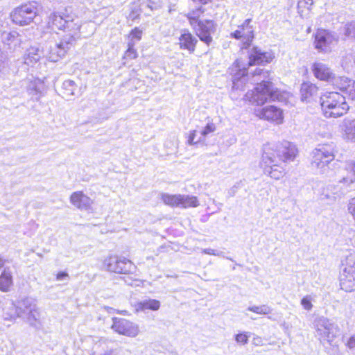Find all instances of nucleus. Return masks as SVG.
Segmentation results:
<instances>
[{
    "label": "nucleus",
    "instance_id": "f257e3e1",
    "mask_svg": "<svg viewBox=\"0 0 355 355\" xmlns=\"http://www.w3.org/2000/svg\"><path fill=\"white\" fill-rule=\"evenodd\" d=\"M253 81L259 82L252 91L248 92L245 98L252 104L262 105L265 103L280 101L281 92L268 79L269 72L263 69H257L253 73Z\"/></svg>",
    "mask_w": 355,
    "mask_h": 355
},
{
    "label": "nucleus",
    "instance_id": "f03ea898",
    "mask_svg": "<svg viewBox=\"0 0 355 355\" xmlns=\"http://www.w3.org/2000/svg\"><path fill=\"white\" fill-rule=\"evenodd\" d=\"M355 182V162H347L336 174V182L327 186V198L336 199L347 193Z\"/></svg>",
    "mask_w": 355,
    "mask_h": 355
},
{
    "label": "nucleus",
    "instance_id": "7ed1b4c3",
    "mask_svg": "<svg viewBox=\"0 0 355 355\" xmlns=\"http://www.w3.org/2000/svg\"><path fill=\"white\" fill-rule=\"evenodd\" d=\"M297 154V149L295 145L288 141H284L272 147L266 146L263 148L261 164L265 167L293 161Z\"/></svg>",
    "mask_w": 355,
    "mask_h": 355
},
{
    "label": "nucleus",
    "instance_id": "20e7f679",
    "mask_svg": "<svg viewBox=\"0 0 355 355\" xmlns=\"http://www.w3.org/2000/svg\"><path fill=\"white\" fill-rule=\"evenodd\" d=\"M323 114L327 118H338L345 114L349 109L344 94L339 92H326L320 97Z\"/></svg>",
    "mask_w": 355,
    "mask_h": 355
},
{
    "label": "nucleus",
    "instance_id": "39448f33",
    "mask_svg": "<svg viewBox=\"0 0 355 355\" xmlns=\"http://www.w3.org/2000/svg\"><path fill=\"white\" fill-rule=\"evenodd\" d=\"M48 25L52 30H64L68 33L64 36H73V39L80 37L81 24L78 17L64 13L53 12L49 16Z\"/></svg>",
    "mask_w": 355,
    "mask_h": 355
},
{
    "label": "nucleus",
    "instance_id": "423d86ee",
    "mask_svg": "<svg viewBox=\"0 0 355 355\" xmlns=\"http://www.w3.org/2000/svg\"><path fill=\"white\" fill-rule=\"evenodd\" d=\"M200 13V8L189 12L187 18L199 39L209 46L212 42L211 35L216 31V25L212 20L198 19Z\"/></svg>",
    "mask_w": 355,
    "mask_h": 355
},
{
    "label": "nucleus",
    "instance_id": "0eeeda50",
    "mask_svg": "<svg viewBox=\"0 0 355 355\" xmlns=\"http://www.w3.org/2000/svg\"><path fill=\"white\" fill-rule=\"evenodd\" d=\"M18 318H22L31 326L40 329L41 327L40 313L35 301L28 297L17 302Z\"/></svg>",
    "mask_w": 355,
    "mask_h": 355
},
{
    "label": "nucleus",
    "instance_id": "6e6552de",
    "mask_svg": "<svg viewBox=\"0 0 355 355\" xmlns=\"http://www.w3.org/2000/svg\"><path fill=\"white\" fill-rule=\"evenodd\" d=\"M311 166L319 173H324L329 169V164L334 159L335 155L330 146L324 145L313 150Z\"/></svg>",
    "mask_w": 355,
    "mask_h": 355
},
{
    "label": "nucleus",
    "instance_id": "1a4fd4ad",
    "mask_svg": "<svg viewBox=\"0 0 355 355\" xmlns=\"http://www.w3.org/2000/svg\"><path fill=\"white\" fill-rule=\"evenodd\" d=\"M39 12V4L31 1L15 8L10 13L12 21L15 24L25 26L30 24Z\"/></svg>",
    "mask_w": 355,
    "mask_h": 355
},
{
    "label": "nucleus",
    "instance_id": "9d476101",
    "mask_svg": "<svg viewBox=\"0 0 355 355\" xmlns=\"http://www.w3.org/2000/svg\"><path fill=\"white\" fill-rule=\"evenodd\" d=\"M343 269L340 275V286L342 290L351 292L355 289V253H350L343 261Z\"/></svg>",
    "mask_w": 355,
    "mask_h": 355
},
{
    "label": "nucleus",
    "instance_id": "9b49d317",
    "mask_svg": "<svg viewBox=\"0 0 355 355\" xmlns=\"http://www.w3.org/2000/svg\"><path fill=\"white\" fill-rule=\"evenodd\" d=\"M315 328L317 336L323 345L325 343L331 345L339 333L338 325L324 317H320L315 321Z\"/></svg>",
    "mask_w": 355,
    "mask_h": 355
},
{
    "label": "nucleus",
    "instance_id": "f8f14e48",
    "mask_svg": "<svg viewBox=\"0 0 355 355\" xmlns=\"http://www.w3.org/2000/svg\"><path fill=\"white\" fill-rule=\"evenodd\" d=\"M104 266L108 271L116 273L128 274L135 269V265L129 259L115 255L105 259Z\"/></svg>",
    "mask_w": 355,
    "mask_h": 355
},
{
    "label": "nucleus",
    "instance_id": "ddd939ff",
    "mask_svg": "<svg viewBox=\"0 0 355 355\" xmlns=\"http://www.w3.org/2000/svg\"><path fill=\"white\" fill-rule=\"evenodd\" d=\"M76 39H73V36H64L62 40L51 46L48 53H45V56L51 62H57L62 58L74 44Z\"/></svg>",
    "mask_w": 355,
    "mask_h": 355
},
{
    "label": "nucleus",
    "instance_id": "4468645a",
    "mask_svg": "<svg viewBox=\"0 0 355 355\" xmlns=\"http://www.w3.org/2000/svg\"><path fill=\"white\" fill-rule=\"evenodd\" d=\"M338 42V37L325 29H319L315 35V47L320 52H329Z\"/></svg>",
    "mask_w": 355,
    "mask_h": 355
},
{
    "label": "nucleus",
    "instance_id": "2eb2a0df",
    "mask_svg": "<svg viewBox=\"0 0 355 355\" xmlns=\"http://www.w3.org/2000/svg\"><path fill=\"white\" fill-rule=\"evenodd\" d=\"M111 328L119 334L131 338L139 334L138 324L124 318H113Z\"/></svg>",
    "mask_w": 355,
    "mask_h": 355
},
{
    "label": "nucleus",
    "instance_id": "dca6fc26",
    "mask_svg": "<svg viewBox=\"0 0 355 355\" xmlns=\"http://www.w3.org/2000/svg\"><path fill=\"white\" fill-rule=\"evenodd\" d=\"M252 19H247L238 26V28L231 33V36L235 39L241 40L243 42V48H248L254 38V28L251 25Z\"/></svg>",
    "mask_w": 355,
    "mask_h": 355
},
{
    "label": "nucleus",
    "instance_id": "f3484780",
    "mask_svg": "<svg viewBox=\"0 0 355 355\" xmlns=\"http://www.w3.org/2000/svg\"><path fill=\"white\" fill-rule=\"evenodd\" d=\"M256 114L260 119L281 123L283 121L282 111L274 105L266 106L256 110Z\"/></svg>",
    "mask_w": 355,
    "mask_h": 355
},
{
    "label": "nucleus",
    "instance_id": "a211bd4d",
    "mask_svg": "<svg viewBox=\"0 0 355 355\" xmlns=\"http://www.w3.org/2000/svg\"><path fill=\"white\" fill-rule=\"evenodd\" d=\"M312 71L315 77L323 81L334 80L336 85V78L332 70L325 64L322 62H315L312 66Z\"/></svg>",
    "mask_w": 355,
    "mask_h": 355
},
{
    "label": "nucleus",
    "instance_id": "6ab92c4d",
    "mask_svg": "<svg viewBox=\"0 0 355 355\" xmlns=\"http://www.w3.org/2000/svg\"><path fill=\"white\" fill-rule=\"evenodd\" d=\"M274 56L271 53L262 52L257 47L252 48L248 55V65H255L268 63L272 61Z\"/></svg>",
    "mask_w": 355,
    "mask_h": 355
},
{
    "label": "nucleus",
    "instance_id": "aec40b11",
    "mask_svg": "<svg viewBox=\"0 0 355 355\" xmlns=\"http://www.w3.org/2000/svg\"><path fill=\"white\" fill-rule=\"evenodd\" d=\"M71 203L81 210H87L91 207L92 200L83 191L73 192L70 197Z\"/></svg>",
    "mask_w": 355,
    "mask_h": 355
},
{
    "label": "nucleus",
    "instance_id": "412c9836",
    "mask_svg": "<svg viewBox=\"0 0 355 355\" xmlns=\"http://www.w3.org/2000/svg\"><path fill=\"white\" fill-rule=\"evenodd\" d=\"M197 43V38L186 30H184L179 37L180 48L187 50L189 53H194Z\"/></svg>",
    "mask_w": 355,
    "mask_h": 355
},
{
    "label": "nucleus",
    "instance_id": "4be33fe9",
    "mask_svg": "<svg viewBox=\"0 0 355 355\" xmlns=\"http://www.w3.org/2000/svg\"><path fill=\"white\" fill-rule=\"evenodd\" d=\"M336 85L341 92L347 94L352 100H355V80L347 77H339L336 80Z\"/></svg>",
    "mask_w": 355,
    "mask_h": 355
},
{
    "label": "nucleus",
    "instance_id": "5701e85b",
    "mask_svg": "<svg viewBox=\"0 0 355 355\" xmlns=\"http://www.w3.org/2000/svg\"><path fill=\"white\" fill-rule=\"evenodd\" d=\"M318 87L310 83H304L300 89L301 99L306 103L311 102L318 96Z\"/></svg>",
    "mask_w": 355,
    "mask_h": 355
},
{
    "label": "nucleus",
    "instance_id": "b1692460",
    "mask_svg": "<svg viewBox=\"0 0 355 355\" xmlns=\"http://www.w3.org/2000/svg\"><path fill=\"white\" fill-rule=\"evenodd\" d=\"M3 42L8 46L10 49L15 50V49L19 46L21 42V36L16 31L3 33L2 34Z\"/></svg>",
    "mask_w": 355,
    "mask_h": 355
},
{
    "label": "nucleus",
    "instance_id": "393cba45",
    "mask_svg": "<svg viewBox=\"0 0 355 355\" xmlns=\"http://www.w3.org/2000/svg\"><path fill=\"white\" fill-rule=\"evenodd\" d=\"M42 56H45L44 51L40 50L38 47H30L24 55V63L31 65L40 60Z\"/></svg>",
    "mask_w": 355,
    "mask_h": 355
},
{
    "label": "nucleus",
    "instance_id": "a878e982",
    "mask_svg": "<svg viewBox=\"0 0 355 355\" xmlns=\"http://www.w3.org/2000/svg\"><path fill=\"white\" fill-rule=\"evenodd\" d=\"M12 284V271L9 266H6L0 275V290L3 292H8Z\"/></svg>",
    "mask_w": 355,
    "mask_h": 355
},
{
    "label": "nucleus",
    "instance_id": "bb28decb",
    "mask_svg": "<svg viewBox=\"0 0 355 355\" xmlns=\"http://www.w3.org/2000/svg\"><path fill=\"white\" fill-rule=\"evenodd\" d=\"M3 317L4 320H12L18 318V303L12 301L7 302L3 308Z\"/></svg>",
    "mask_w": 355,
    "mask_h": 355
},
{
    "label": "nucleus",
    "instance_id": "cd10ccee",
    "mask_svg": "<svg viewBox=\"0 0 355 355\" xmlns=\"http://www.w3.org/2000/svg\"><path fill=\"white\" fill-rule=\"evenodd\" d=\"M263 168L264 173L270 175V178L275 180L281 179L285 174V168L282 164H276Z\"/></svg>",
    "mask_w": 355,
    "mask_h": 355
},
{
    "label": "nucleus",
    "instance_id": "c85d7f7f",
    "mask_svg": "<svg viewBox=\"0 0 355 355\" xmlns=\"http://www.w3.org/2000/svg\"><path fill=\"white\" fill-rule=\"evenodd\" d=\"M78 86L73 80H66L63 82L61 93L63 98L70 100L77 92Z\"/></svg>",
    "mask_w": 355,
    "mask_h": 355
},
{
    "label": "nucleus",
    "instance_id": "c756f323",
    "mask_svg": "<svg viewBox=\"0 0 355 355\" xmlns=\"http://www.w3.org/2000/svg\"><path fill=\"white\" fill-rule=\"evenodd\" d=\"M161 306L160 302L155 299L144 300L136 305L137 311H145L147 309L157 311Z\"/></svg>",
    "mask_w": 355,
    "mask_h": 355
},
{
    "label": "nucleus",
    "instance_id": "7c9ffc66",
    "mask_svg": "<svg viewBox=\"0 0 355 355\" xmlns=\"http://www.w3.org/2000/svg\"><path fill=\"white\" fill-rule=\"evenodd\" d=\"M343 131L345 138L355 143V119H345L343 121Z\"/></svg>",
    "mask_w": 355,
    "mask_h": 355
},
{
    "label": "nucleus",
    "instance_id": "2f4dec72",
    "mask_svg": "<svg viewBox=\"0 0 355 355\" xmlns=\"http://www.w3.org/2000/svg\"><path fill=\"white\" fill-rule=\"evenodd\" d=\"M180 207L181 208L187 209L199 206L198 199L196 196L180 194Z\"/></svg>",
    "mask_w": 355,
    "mask_h": 355
},
{
    "label": "nucleus",
    "instance_id": "473e14b6",
    "mask_svg": "<svg viewBox=\"0 0 355 355\" xmlns=\"http://www.w3.org/2000/svg\"><path fill=\"white\" fill-rule=\"evenodd\" d=\"M43 84L38 80L31 83L28 86L27 91L35 101H39L43 96L42 88Z\"/></svg>",
    "mask_w": 355,
    "mask_h": 355
},
{
    "label": "nucleus",
    "instance_id": "72a5a7b5",
    "mask_svg": "<svg viewBox=\"0 0 355 355\" xmlns=\"http://www.w3.org/2000/svg\"><path fill=\"white\" fill-rule=\"evenodd\" d=\"M180 194L162 193L161 199L166 205L180 207Z\"/></svg>",
    "mask_w": 355,
    "mask_h": 355
},
{
    "label": "nucleus",
    "instance_id": "f704fd0d",
    "mask_svg": "<svg viewBox=\"0 0 355 355\" xmlns=\"http://www.w3.org/2000/svg\"><path fill=\"white\" fill-rule=\"evenodd\" d=\"M235 70L237 71L234 74L235 79H241L247 74L245 64L243 63L240 59H238L234 62Z\"/></svg>",
    "mask_w": 355,
    "mask_h": 355
},
{
    "label": "nucleus",
    "instance_id": "c9c22d12",
    "mask_svg": "<svg viewBox=\"0 0 355 355\" xmlns=\"http://www.w3.org/2000/svg\"><path fill=\"white\" fill-rule=\"evenodd\" d=\"M247 310L260 315L269 314L272 311L270 307L266 304L261 306H249Z\"/></svg>",
    "mask_w": 355,
    "mask_h": 355
},
{
    "label": "nucleus",
    "instance_id": "e433bc0d",
    "mask_svg": "<svg viewBox=\"0 0 355 355\" xmlns=\"http://www.w3.org/2000/svg\"><path fill=\"white\" fill-rule=\"evenodd\" d=\"M345 35L349 37L355 38V21L345 24Z\"/></svg>",
    "mask_w": 355,
    "mask_h": 355
},
{
    "label": "nucleus",
    "instance_id": "4c0bfd02",
    "mask_svg": "<svg viewBox=\"0 0 355 355\" xmlns=\"http://www.w3.org/2000/svg\"><path fill=\"white\" fill-rule=\"evenodd\" d=\"M312 300L313 297L307 295L301 300V305L305 310L310 311L313 307Z\"/></svg>",
    "mask_w": 355,
    "mask_h": 355
},
{
    "label": "nucleus",
    "instance_id": "58836bf2",
    "mask_svg": "<svg viewBox=\"0 0 355 355\" xmlns=\"http://www.w3.org/2000/svg\"><path fill=\"white\" fill-rule=\"evenodd\" d=\"M135 42H128V49L125 53V56L129 59H134L137 58V51L134 49Z\"/></svg>",
    "mask_w": 355,
    "mask_h": 355
},
{
    "label": "nucleus",
    "instance_id": "ea45409f",
    "mask_svg": "<svg viewBox=\"0 0 355 355\" xmlns=\"http://www.w3.org/2000/svg\"><path fill=\"white\" fill-rule=\"evenodd\" d=\"M216 130V126L213 123H208L205 128L201 132V135L205 138L209 133L214 132Z\"/></svg>",
    "mask_w": 355,
    "mask_h": 355
},
{
    "label": "nucleus",
    "instance_id": "a19ab883",
    "mask_svg": "<svg viewBox=\"0 0 355 355\" xmlns=\"http://www.w3.org/2000/svg\"><path fill=\"white\" fill-rule=\"evenodd\" d=\"M235 340L238 344L245 345L248 343V336L247 333H241L235 336Z\"/></svg>",
    "mask_w": 355,
    "mask_h": 355
},
{
    "label": "nucleus",
    "instance_id": "79ce46f5",
    "mask_svg": "<svg viewBox=\"0 0 355 355\" xmlns=\"http://www.w3.org/2000/svg\"><path fill=\"white\" fill-rule=\"evenodd\" d=\"M142 35V31L139 29L138 28H134L131 33H130V37H131L130 41L132 42H133V40H136L137 41H139L141 39Z\"/></svg>",
    "mask_w": 355,
    "mask_h": 355
},
{
    "label": "nucleus",
    "instance_id": "37998d69",
    "mask_svg": "<svg viewBox=\"0 0 355 355\" xmlns=\"http://www.w3.org/2000/svg\"><path fill=\"white\" fill-rule=\"evenodd\" d=\"M202 253L210 254V255H215V256H220L225 257L224 254L223 252H218L214 249L211 248H205L202 250Z\"/></svg>",
    "mask_w": 355,
    "mask_h": 355
},
{
    "label": "nucleus",
    "instance_id": "c03bdc74",
    "mask_svg": "<svg viewBox=\"0 0 355 355\" xmlns=\"http://www.w3.org/2000/svg\"><path fill=\"white\" fill-rule=\"evenodd\" d=\"M196 130H193L190 132L189 136L188 137V144L189 145H193L198 142H200L202 139L200 138L198 141H195Z\"/></svg>",
    "mask_w": 355,
    "mask_h": 355
},
{
    "label": "nucleus",
    "instance_id": "a18cd8bd",
    "mask_svg": "<svg viewBox=\"0 0 355 355\" xmlns=\"http://www.w3.org/2000/svg\"><path fill=\"white\" fill-rule=\"evenodd\" d=\"M10 263V261L8 260V259H3L1 255H0V270L1 269H3L6 267V266H9L8 265Z\"/></svg>",
    "mask_w": 355,
    "mask_h": 355
},
{
    "label": "nucleus",
    "instance_id": "49530a36",
    "mask_svg": "<svg viewBox=\"0 0 355 355\" xmlns=\"http://www.w3.org/2000/svg\"><path fill=\"white\" fill-rule=\"evenodd\" d=\"M347 345L350 349H353L355 347V335H354L349 338Z\"/></svg>",
    "mask_w": 355,
    "mask_h": 355
},
{
    "label": "nucleus",
    "instance_id": "de8ad7c7",
    "mask_svg": "<svg viewBox=\"0 0 355 355\" xmlns=\"http://www.w3.org/2000/svg\"><path fill=\"white\" fill-rule=\"evenodd\" d=\"M348 209L355 220V200L350 202Z\"/></svg>",
    "mask_w": 355,
    "mask_h": 355
},
{
    "label": "nucleus",
    "instance_id": "09e8293b",
    "mask_svg": "<svg viewBox=\"0 0 355 355\" xmlns=\"http://www.w3.org/2000/svg\"><path fill=\"white\" fill-rule=\"evenodd\" d=\"M68 276V274L65 272H60L58 273L56 279L59 281L63 280Z\"/></svg>",
    "mask_w": 355,
    "mask_h": 355
},
{
    "label": "nucleus",
    "instance_id": "8fccbe9b",
    "mask_svg": "<svg viewBox=\"0 0 355 355\" xmlns=\"http://www.w3.org/2000/svg\"><path fill=\"white\" fill-rule=\"evenodd\" d=\"M192 1H195V2H200L201 3L205 4V3H208V1H209L210 0H192Z\"/></svg>",
    "mask_w": 355,
    "mask_h": 355
},
{
    "label": "nucleus",
    "instance_id": "3c124183",
    "mask_svg": "<svg viewBox=\"0 0 355 355\" xmlns=\"http://www.w3.org/2000/svg\"><path fill=\"white\" fill-rule=\"evenodd\" d=\"M3 54H2V52L0 51V67H1L3 62Z\"/></svg>",
    "mask_w": 355,
    "mask_h": 355
},
{
    "label": "nucleus",
    "instance_id": "603ef678",
    "mask_svg": "<svg viewBox=\"0 0 355 355\" xmlns=\"http://www.w3.org/2000/svg\"><path fill=\"white\" fill-rule=\"evenodd\" d=\"M235 192H236V189L233 187L231 189L230 191V194L231 196H234V194H235Z\"/></svg>",
    "mask_w": 355,
    "mask_h": 355
},
{
    "label": "nucleus",
    "instance_id": "864d4df0",
    "mask_svg": "<svg viewBox=\"0 0 355 355\" xmlns=\"http://www.w3.org/2000/svg\"><path fill=\"white\" fill-rule=\"evenodd\" d=\"M305 3L309 6H311L313 3V0H304Z\"/></svg>",
    "mask_w": 355,
    "mask_h": 355
},
{
    "label": "nucleus",
    "instance_id": "5fc2aeb1",
    "mask_svg": "<svg viewBox=\"0 0 355 355\" xmlns=\"http://www.w3.org/2000/svg\"><path fill=\"white\" fill-rule=\"evenodd\" d=\"M118 313H121L122 315H128V311H118Z\"/></svg>",
    "mask_w": 355,
    "mask_h": 355
},
{
    "label": "nucleus",
    "instance_id": "6e6d98bb",
    "mask_svg": "<svg viewBox=\"0 0 355 355\" xmlns=\"http://www.w3.org/2000/svg\"><path fill=\"white\" fill-rule=\"evenodd\" d=\"M239 80V79H235V78H234V85H236V83H235V80ZM233 87H235V85H233Z\"/></svg>",
    "mask_w": 355,
    "mask_h": 355
}]
</instances>
